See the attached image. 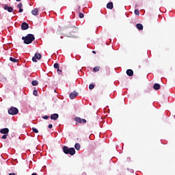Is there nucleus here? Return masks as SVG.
<instances>
[{"label":"nucleus","mask_w":175,"mask_h":175,"mask_svg":"<svg viewBox=\"0 0 175 175\" xmlns=\"http://www.w3.org/2000/svg\"><path fill=\"white\" fill-rule=\"evenodd\" d=\"M22 40H24L25 44H31L35 40V36L27 34L25 37H22Z\"/></svg>","instance_id":"1"},{"label":"nucleus","mask_w":175,"mask_h":175,"mask_svg":"<svg viewBox=\"0 0 175 175\" xmlns=\"http://www.w3.org/2000/svg\"><path fill=\"white\" fill-rule=\"evenodd\" d=\"M63 152L64 154H69L70 155H75L76 154V150L75 148H68V146L63 147Z\"/></svg>","instance_id":"2"},{"label":"nucleus","mask_w":175,"mask_h":175,"mask_svg":"<svg viewBox=\"0 0 175 175\" xmlns=\"http://www.w3.org/2000/svg\"><path fill=\"white\" fill-rule=\"evenodd\" d=\"M8 113L10 114L11 116H16V114H18V109L14 107H12L8 110Z\"/></svg>","instance_id":"3"},{"label":"nucleus","mask_w":175,"mask_h":175,"mask_svg":"<svg viewBox=\"0 0 175 175\" xmlns=\"http://www.w3.org/2000/svg\"><path fill=\"white\" fill-rule=\"evenodd\" d=\"M70 31H71V32L70 33V34L66 35V36H67V38H73L75 36L73 35V33H76V32L77 31V28L76 27H72Z\"/></svg>","instance_id":"4"},{"label":"nucleus","mask_w":175,"mask_h":175,"mask_svg":"<svg viewBox=\"0 0 175 175\" xmlns=\"http://www.w3.org/2000/svg\"><path fill=\"white\" fill-rule=\"evenodd\" d=\"M36 59H42V55L39 53H36L34 57H32L33 62H38Z\"/></svg>","instance_id":"5"},{"label":"nucleus","mask_w":175,"mask_h":175,"mask_svg":"<svg viewBox=\"0 0 175 175\" xmlns=\"http://www.w3.org/2000/svg\"><path fill=\"white\" fill-rule=\"evenodd\" d=\"M75 120L76 121V122H77L78 124H85V122H87V120L85 119H82L80 117H77L75 118Z\"/></svg>","instance_id":"6"},{"label":"nucleus","mask_w":175,"mask_h":175,"mask_svg":"<svg viewBox=\"0 0 175 175\" xmlns=\"http://www.w3.org/2000/svg\"><path fill=\"white\" fill-rule=\"evenodd\" d=\"M21 28L23 31H25L29 28V25H28V23L23 22L21 25Z\"/></svg>","instance_id":"7"},{"label":"nucleus","mask_w":175,"mask_h":175,"mask_svg":"<svg viewBox=\"0 0 175 175\" xmlns=\"http://www.w3.org/2000/svg\"><path fill=\"white\" fill-rule=\"evenodd\" d=\"M59 117V115H58V113H53V114L51 115V120L57 121V120H58Z\"/></svg>","instance_id":"8"},{"label":"nucleus","mask_w":175,"mask_h":175,"mask_svg":"<svg viewBox=\"0 0 175 175\" xmlns=\"http://www.w3.org/2000/svg\"><path fill=\"white\" fill-rule=\"evenodd\" d=\"M77 95H79V93L76 92L75 91L71 92L69 95V97L71 99H75V98H76V96H77Z\"/></svg>","instance_id":"9"},{"label":"nucleus","mask_w":175,"mask_h":175,"mask_svg":"<svg viewBox=\"0 0 175 175\" xmlns=\"http://www.w3.org/2000/svg\"><path fill=\"white\" fill-rule=\"evenodd\" d=\"M3 9L5 10H8V12H9V13H12V12H13V8L12 7H9V5H5L3 7Z\"/></svg>","instance_id":"10"},{"label":"nucleus","mask_w":175,"mask_h":175,"mask_svg":"<svg viewBox=\"0 0 175 175\" xmlns=\"http://www.w3.org/2000/svg\"><path fill=\"white\" fill-rule=\"evenodd\" d=\"M0 133H3V135H8L9 133V129L5 128L1 129Z\"/></svg>","instance_id":"11"},{"label":"nucleus","mask_w":175,"mask_h":175,"mask_svg":"<svg viewBox=\"0 0 175 175\" xmlns=\"http://www.w3.org/2000/svg\"><path fill=\"white\" fill-rule=\"evenodd\" d=\"M17 8H18V9H19V10H18L19 13H23L24 12V10L23 9V3H20L17 5Z\"/></svg>","instance_id":"12"},{"label":"nucleus","mask_w":175,"mask_h":175,"mask_svg":"<svg viewBox=\"0 0 175 175\" xmlns=\"http://www.w3.org/2000/svg\"><path fill=\"white\" fill-rule=\"evenodd\" d=\"M31 14H33V16H38V14H39V10L38 8H34L31 11Z\"/></svg>","instance_id":"13"},{"label":"nucleus","mask_w":175,"mask_h":175,"mask_svg":"<svg viewBox=\"0 0 175 175\" xmlns=\"http://www.w3.org/2000/svg\"><path fill=\"white\" fill-rule=\"evenodd\" d=\"M126 75H127V76H130V77L133 76V70H132L131 69L127 70Z\"/></svg>","instance_id":"14"},{"label":"nucleus","mask_w":175,"mask_h":175,"mask_svg":"<svg viewBox=\"0 0 175 175\" xmlns=\"http://www.w3.org/2000/svg\"><path fill=\"white\" fill-rule=\"evenodd\" d=\"M154 90H158L161 88V85L159 83H154L153 85Z\"/></svg>","instance_id":"15"},{"label":"nucleus","mask_w":175,"mask_h":175,"mask_svg":"<svg viewBox=\"0 0 175 175\" xmlns=\"http://www.w3.org/2000/svg\"><path fill=\"white\" fill-rule=\"evenodd\" d=\"M113 2H109V3H108L107 4V9L111 10V9H113Z\"/></svg>","instance_id":"16"},{"label":"nucleus","mask_w":175,"mask_h":175,"mask_svg":"<svg viewBox=\"0 0 175 175\" xmlns=\"http://www.w3.org/2000/svg\"><path fill=\"white\" fill-rule=\"evenodd\" d=\"M136 27H137V29H139V31H143V25H142L140 23H137L136 25Z\"/></svg>","instance_id":"17"},{"label":"nucleus","mask_w":175,"mask_h":175,"mask_svg":"<svg viewBox=\"0 0 175 175\" xmlns=\"http://www.w3.org/2000/svg\"><path fill=\"white\" fill-rule=\"evenodd\" d=\"M75 148H76V150H77V151H79L81 148L80 144L79 143L75 144Z\"/></svg>","instance_id":"18"},{"label":"nucleus","mask_w":175,"mask_h":175,"mask_svg":"<svg viewBox=\"0 0 175 175\" xmlns=\"http://www.w3.org/2000/svg\"><path fill=\"white\" fill-rule=\"evenodd\" d=\"M31 84H32V85H33V86L38 85L39 84V81H38L37 80L32 81H31Z\"/></svg>","instance_id":"19"},{"label":"nucleus","mask_w":175,"mask_h":175,"mask_svg":"<svg viewBox=\"0 0 175 175\" xmlns=\"http://www.w3.org/2000/svg\"><path fill=\"white\" fill-rule=\"evenodd\" d=\"M100 69V66H96L93 68L94 72H99V70Z\"/></svg>","instance_id":"20"},{"label":"nucleus","mask_w":175,"mask_h":175,"mask_svg":"<svg viewBox=\"0 0 175 175\" xmlns=\"http://www.w3.org/2000/svg\"><path fill=\"white\" fill-rule=\"evenodd\" d=\"M10 61H11V62H18V60H17V59H14V57H10Z\"/></svg>","instance_id":"21"},{"label":"nucleus","mask_w":175,"mask_h":175,"mask_svg":"<svg viewBox=\"0 0 175 175\" xmlns=\"http://www.w3.org/2000/svg\"><path fill=\"white\" fill-rule=\"evenodd\" d=\"M94 88H95V85L91 83L89 85V89L90 90H94Z\"/></svg>","instance_id":"22"},{"label":"nucleus","mask_w":175,"mask_h":175,"mask_svg":"<svg viewBox=\"0 0 175 175\" xmlns=\"http://www.w3.org/2000/svg\"><path fill=\"white\" fill-rule=\"evenodd\" d=\"M32 131L33 132H34L35 133H39V131L38 130V129L33 127L32 128Z\"/></svg>","instance_id":"23"},{"label":"nucleus","mask_w":175,"mask_h":175,"mask_svg":"<svg viewBox=\"0 0 175 175\" xmlns=\"http://www.w3.org/2000/svg\"><path fill=\"white\" fill-rule=\"evenodd\" d=\"M53 66H54L55 69L59 68V64H58V63H55Z\"/></svg>","instance_id":"24"},{"label":"nucleus","mask_w":175,"mask_h":175,"mask_svg":"<svg viewBox=\"0 0 175 175\" xmlns=\"http://www.w3.org/2000/svg\"><path fill=\"white\" fill-rule=\"evenodd\" d=\"M134 13L136 16H139V14H140L139 10H135Z\"/></svg>","instance_id":"25"},{"label":"nucleus","mask_w":175,"mask_h":175,"mask_svg":"<svg viewBox=\"0 0 175 175\" xmlns=\"http://www.w3.org/2000/svg\"><path fill=\"white\" fill-rule=\"evenodd\" d=\"M57 72L58 75H62V70H59V68H57Z\"/></svg>","instance_id":"26"},{"label":"nucleus","mask_w":175,"mask_h":175,"mask_svg":"<svg viewBox=\"0 0 175 175\" xmlns=\"http://www.w3.org/2000/svg\"><path fill=\"white\" fill-rule=\"evenodd\" d=\"M33 94L35 96H38V90H33Z\"/></svg>","instance_id":"27"},{"label":"nucleus","mask_w":175,"mask_h":175,"mask_svg":"<svg viewBox=\"0 0 175 175\" xmlns=\"http://www.w3.org/2000/svg\"><path fill=\"white\" fill-rule=\"evenodd\" d=\"M83 17H84V14L80 12V13H79V18H83Z\"/></svg>","instance_id":"28"},{"label":"nucleus","mask_w":175,"mask_h":175,"mask_svg":"<svg viewBox=\"0 0 175 175\" xmlns=\"http://www.w3.org/2000/svg\"><path fill=\"white\" fill-rule=\"evenodd\" d=\"M42 118L44 120H49V118H50V116H44L42 117Z\"/></svg>","instance_id":"29"},{"label":"nucleus","mask_w":175,"mask_h":175,"mask_svg":"<svg viewBox=\"0 0 175 175\" xmlns=\"http://www.w3.org/2000/svg\"><path fill=\"white\" fill-rule=\"evenodd\" d=\"M1 139H8V135L5 134L1 137Z\"/></svg>","instance_id":"30"},{"label":"nucleus","mask_w":175,"mask_h":175,"mask_svg":"<svg viewBox=\"0 0 175 175\" xmlns=\"http://www.w3.org/2000/svg\"><path fill=\"white\" fill-rule=\"evenodd\" d=\"M49 129H51V128H53V124H49Z\"/></svg>","instance_id":"31"},{"label":"nucleus","mask_w":175,"mask_h":175,"mask_svg":"<svg viewBox=\"0 0 175 175\" xmlns=\"http://www.w3.org/2000/svg\"><path fill=\"white\" fill-rule=\"evenodd\" d=\"M93 54H96V52L95 51H92Z\"/></svg>","instance_id":"32"},{"label":"nucleus","mask_w":175,"mask_h":175,"mask_svg":"<svg viewBox=\"0 0 175 175\" xmlns=\"http://www.w3.org/2000/svg\"><path fill=\"white\" fill-rule=\"evenodd\" d=\"M31 175H38L36 173H33Z\"/></svg>","instance_id":"33"},{"label":"nucleus","mask_w":175,"mask_h":175,"mask_svg":"<svg viewBox=\"0 0 175 175\" xmlns=\"http://www.w3.org/2000/svg\"><path fill=\"white\" fill-rule=\"evenodd\" d=\"M16 2H21V0H16Z\"/></svg>","instance_id":"34"},{"label":"nucleus","mask_w":175,"mask_h":175,"mask_svg":"<svg viewBox=\"0 0 175 175\" xmlns=\"http://www.w3.org/2000/svg\"><path fill=\"white\" fill-rule=\"evenodd\" d=\"M61 39H64V37L61 36Z\"/></svg>","instance_id":"35"}]
</instances>
